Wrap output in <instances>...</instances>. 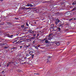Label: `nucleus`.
Segmentation results:
<instances>
[{"mask_svg":"<svg viewBox=\"0 0 76 76\" xmlns=\"http://www.w3.org/2000/svg\"><path fill=\"white\" fill-rule=\"evenodd\" d=\"M63 25H64V22L62 21V22H61V24H59L58 26L59 27H60V26H61Z\"/></svg>","mask_w":76,"mask_h":76,"instance_id":"nucleus-1","label":"nucleus"},{"mask_svg":"<svg viewBox=\"0 0 76 76\" xmlns=\"http://www.w3.org/2000/svg\"><path fill=\"white\" fill-rule=\"evenodd\" d=\"M53 43H55L57 45H60V42H54Z\"/></svg>","mask_w":76,"mask_h":76,"instance_id":"nucleus-2","label":"nucleus"},{"mask_svg":"<svg viewBox=\"0 0 76 76\" xmlns=\"http://www.w3.org/2000/svg\"><path fill=\"white\" fill-rule=\"evenodd\" d=\"M28 32H30L31 34H34V31L31 30H30L28 31Z\"/></svg>","mask_w":76,"mask_h":76,"instance_id":"nucleus-3","label":"nucleus"},{"mask_svg":"<svg viewBox=\"0 0 76 76\" xmlns=\"http://www.w3.org/2000/svg\"><path fill=\"white\" fill-rule=\"evenodd\" d=\"M53 29L54 31H57V27H54Z\"/></svg>","mask_w":76,"mask_h":76,"instance_id":"nucleus-4","label":"nucleus"},{"mask_svg":"<svg viewBox=\"0 0 76 76\" xmlns=\"http://www.w3.org/2000/svg\"><path fill=\"white\" fill-rule=\"evenodd\" d=\"M51 27H50V29H51L53 28L54 27V24H53L51 25Z\"/></svg>","mask_w":76,"mask_h":76,"instance_id":"nucleus-5","label":"nucleus"},{"mask_svg":"<svg viewBox=\"0 0 76 76\" xmlns=\"http://www.w3.org/2000/svg\"><path fill=\"white\" fill-rule=\"evenodd\" d=\"M25 31H29V28H28V27H25Z\"/></svg>","mask_w":76,"mask_h":76,"instance_id":"nucleus-6","label":"nucleus"},{"mask_svg":"<svg viewBox=\"0 0 76 76\" xmlns=\"http://www.w3.org/2000/svg\"><path fill=\"white\" fill-rule=\"evenodd\" d=\"M56 21H57V22L58 23H59V22H60V20H59V19H58V18H57V19H56Z\"/></svg>","mask_w":76,"mask_h":76,"instance_id":"nucleus-7","label":"nucleus"},{"mask_svg":"<svg viewBox=\"0 0 76 76\" xmlns=\"http://www.w3.org/2000/svg\"><path fill=\"white\" fill-rule=\"evenodd\" d=\"M76 4V1H74L72 3V5H75V4Z\"/></svg>","mask_w":76,"mask_h":76,"instance_id":"nucleus-8","label":"nucleus"},{"mask_svg":"<svg viewBox=\"0 0 76 76\" xmlns=\"http://www.w3.org/2000/svg\"><path fill=\"white\" fill-rule=\"evenodd\" d=\"M32 53H33V52L32 51H30L29 52V54L30 55H32Z\"/></svg>","mask_w":76,"mask_h":76,"instance_id":"nucleus-9","label":"nucleus"},{"mask_svg":"<svg viewBox=\"0 0 76 76\" xmlns=\"http://www.w3.org/2000/svg\"><path fill=\"white\" fill-rule=\"evenodd\" d=\"M76 7H75L74 8H73L72 11H74V10H76Z\"/></svg>","mask_w":76,"mask_h":76,"instance_id":"nucleus-10","label":"nucleus"},{"mask_svg":"<svg viewBox=\"0 0 76 76\" xmlns=\"http://www.w3.org/2000/svg\"><path fill=\"white\" fill-rule=\"evenodd\" d=\"M31 39H35V37H32L30 38Z\"/></svg>","mask_w":76,"mask_h":76,"instance_id":"nucleus-11","label":"nucleus"},{"mask_svg":"<svg viewBox=\"0 0 76 76\" xmlns=\"http://www.w3.org/2000/svg\"><path fill=\"white\" fill-rule=\"evenodd\" d=\"M35 48H36V49H37V50H38V48L37 47V46H36L34 47Z\"/></svg>","mask_w":76,"mask_h":76,"instance_id":"nucleus-12","label":"nucleus"},{"mask_svg":"<svg viewBox=\"0 0 76 76\" xmlns=\"http://www.w3.org/2000/svg\"><path fill=\"white\" fill-rule=\"evenodd\" d=\"M56 15H60V13L58 12H57L56 14Z\"/></svg>","mask_w":76,"mask_h":76,"instance_id":"nucleus-13","label":"nucleus"},{"mask_svg":"<svg viewBox=\"0 0 76 76\" xmlns=\"http://www.w3.org/2000/svg\"><path fill=\"white\" fill-rule=\"evenodd\" d=\"M21 28H23L24 27V24L21 25Z\"/></svg>","mask_w":76,"mask_h":76,"instance_id":"nucleus-14","label":"nucleus"},{"mask_svg":"<svg viewBox=\"0 0 76 76\" xmlns=\"http://www.w3.org/2000/svg\"><path fill=\"white\" fill-rule=\"evenodd\" d=\"M26 57H28V56H29V55L28 53H26Z\"/></svg>","mask_w":76,"mask_h":76,"instance_id":"nucleus-15","label":"nucleus"},{"mask_svg":"<svg viewBox=\"0 0 76 76\" xmlns=\"http://www.w3.org/2000/svg\"><path fill=\"white\" fill-rule=\"evenodd\" d=\"M66 15H69V14H70V12H67L66 13Z\"/></svg>","mask_w":76,"mask_h":76,"instance_id":"nucleus-16","label":"nucleus"},{"mask_svg":"<svg viewBox=\"0 0 76 76\" xmlns=\"http://www.w3.org/2000/svg\"><path fill=\"white\" fill-rule=\"evenodd\" d=\"M29 36H30V34L27 36H26V37H28V38L29 37V38H30V37H29Z\"/></svg>","mask_w":76,"mask_h":76,"instance_id":"nucleus-17","label":"nucleus"},{"mask_svg":"<svg viewBox=\"0 0 76 76\" xmlns=\"http://www.w3.org/2000/svg\"><path fill=\"white\" fill-rule=\"evenodd\" d=\"M18 72H22V71H21V70H20V69H18Z\"/></svg>","mask_w":76,"mask_h":76,"instance_id":"nucleus-18","label":"nucleus"},{"mask_svg":"<svg viewBox=\"0 0 76 76\" xmlns=\"http://www.w3.org/2000/svg\"><path fill=\"white\" fill-rule=\"evenodd\" d=\"M45 42H46V43H48V40H46L45 41Z\"/></svg>","mask_w":76,"mask_h":76,"instance_id":"nucleus-19","label":"nucleus"},{"mask_svg":"<svg viewBox=\"0 0 76 76\" xmlns=\"http://www.w3.org/2000/svg\"><path fill=\"white\" fill-rule=\"evenodd\" d=\"M26 25L27 26H29V25H28V24L27 22L26 23Z\"/></svg>","mask_w":76,"mask_h":76,"instance_id":"nucleus-20","label":"nucleus"},{"mask_svg":"<svg viewBox=\"0 0 76 76\" xmlns=\"http://www.w3.org/2000/svg\"><path fill=\"white\" fill-rule=\"evenodd\" d=\"M9 65H10V64L8 63L7 65V67H8L9 66Z\"/></svg>","mask_w":76,"mask_h":76,"instance_id":"nucleus-21","label":"nucleus"},{"mask_svg":"<svg viewBox=\"0 0 76 76\" xmlns=\"http://www.w3.org/2000/svg\"><path fill=\"white\" fill-rule=\"evenodd\" d=\"M30 7H32V6H33V5L32 4H30Z\"/></svg>","mask_w":76,"mask_h":76,"instance_id":"nucleus-22","label":"nucleus"},{"mask_svg":"<svg viewBox=\"0 0 76 76\" xmlns=\"http://www.w3.org/2000/svg\"><path fill=\"white\" fill-rule=\"evenodd\" d=\"M53 35V34H49V37H50L51 36V35Z\"/></svg>","mask_w":76,"mask_h":76,"instance_id":"nucleus-23","label":"nucleus"},{"mask_svg":"<svg viewBox=\"0 0 76 76\" xmlns=\"http://www.w3.org/2000/svg\"><path fill=\"white\" fill-rule=\"evenodd\" d=\"M34 55L33 54H32V58H34Z\"/></svg>","mask_w":76,"mask_h":76,"instance_id":"nucleus-24","label":"nucleus"},{"mask_svg":"<svg viewBox=\"0 0 76 76\" xmlns=\"http://www.w3.org/2000/svg\"><path fill=\"white\" fill-rule=\"evenodd\" d=\"M34 75H39V73H34Z\"/></svg>","mask_w":76,"mask_h":76,"instance_id":"nucleus-25","label":"nucleus"},{"mask_svg":"<svg viewBox=\"0 0 76 76\" xmlns=\"http://www.w3.org/2000/svg\"><path fill=\"white\" fill-rule=\"evenodd\" d=\"M49 40H51V37H49L48 38Z\"/></svg>","mask_w":76,"mask_h":76,"instance_id":"nucleus-26","label":"nucleus"},{"mask_svg":"<svg viewBox=\"0 0 76 76\" xmlns=\"http://www.w3.org/2000/svg\"><path fill=\"white\" fill-rule=\"evenodd\" d=\"M31 8H27V10H31Z\"/></svg>","mask_w":76,"mask_h":76,"instance_id":"nucleus-27","label":"nucleus"},{"mask_svg":"<svg viewBox=\"0 0 76 76\" xmlns=\"http://www.w3.org/2000/svg\"><path fill=\"white\" fill-rule=\"evenodd\" d=\"M33 44H35V40L33 41Z\"/></svg>","mask_w":76,"mask_h":76,"instance_id":"nucleus-28","label":"nucleus"},{"mask_svg":"<svg viewBox=\"0 0 76 76\" xmlns=\"http://www.w3.org/2000/svg\"><path fill=\"white\" fill-rule=\"evenodd\" d=\"M30 4H28L27 5V6H30Z\"/></svg>","mask_w":76,"mask_h":76,"instance_id":"nucleus-29","label":"nucleus"},{"mask_svg":"<svg viewBox=\"0 0 76 76\" xmlns=\"http://www.w3.org/2000/svg\"><path fill=\"white\" fill-rule=\"evenodd\" d=\"M47 1H45L44 2H43V3H47Z\"/></svg>","mask_w":76,"mask_h":76,"instance_id":"nucleus-30","label":"nucleus"},{"mask_svg":"<svg viewBox=\"0 0 76 76\" xmlns=\"http://www.w3.org/2000/svg\"><path fill=\"white\" fill-rule=\"evenodd\" d=\"M8 63V64H10L11 63H13L12 62H9V63Z\"/></svg>","mask_w":76,"mask_h":76,"instance_id":"nucleus-31","label":"nucleus"},{"mask_svg":"<svg viewBox=\"0 0 76 76\" xmlns=\"http://www.w3.org/2000/svg\"><path fill=\"white\" fill-rule=\"evenodd\" d=\"M1 45H4V44L3 43H2L1 44Z\"/></svg>","mask_w":76,"mask_h":76,"instance_id":"nucleus-32","label":"nucleus"},{"mask_svg":"<svg viewBox=\"0 0 76 76\" xmlns=\"http://www.w3.org/2000/svg\"><path fill=\"white\" fill-rule=\"evenodd\" d=\"M15 48H16V47H13L12 48V49H15Z\"/></svg>","mask_w":76,"mask_h":76,"instance_id":"nucleus-33","label":"nucleus"},{"mask_svg":"<svg viewBox=\"0 0 76 76\" xmlns=\"http://www.w3.org/2000/svg\"><path fill=\"white\" fill-rule=\"evenodd\" d=\"M72 20H73V18L70 19L69 20V21H71Z\"/></svg>","mask_w":76,"mask_h":76,"instance_id":"nucleus-34","label":"nucleus"},{"mask_svg":"<svg viewBox=\"0 0 76 76\" xmlns=\"http://www.w3.org/2000/svg\"><path fill=\"white\" fill-rule=\"evenodd\" d=\"M37 47H40V45H37Z\"/></svg>","mask_w":76,"mask_h":76,"instance_id":"nucleus-35","label":"nucleus"},{"mask_svg":"<svg viewBox=\"0 0 76 76\" xmlns=\"http://www.w3.org/2000/svg\"><path fill=\"white\" fill-rule=\"evenodd\" d=\"M55 23H56V24H58V22H57V21H56Z\"/></svg>","mask_w":76,"mask_h":76,"instance_id":"nucleus-36","label":"nucleus"},{"mask_svg":"<svg viewBox=\"0 0 76 76\" xmlns=\"http://www.w3.org/2000/svg\"><path fill=\"white\" fill-rule=\"evenodd\" d=\"M4 48H5V49H7V47H5Z\"/></svg>","mask_w":76,"mask_h":76,"instance_id":"nucleus-37","label":"nucleus"},{"mask_svg":"<svg viewBox=\"0 0 76 76\" xmlns=\"http://www.w3.org/2000/svg\"><path fill=\"white\" fill-rule=\"evenodd\" d=\"M8 37H13V35H11V36H8Z\"/></svg>","mask_w":76,"mask_h":76,"instance_id":"nucleus-38","label":"nucleus"},{"mask_svg":"<svg viewBox=\"0 0 76 76\" xmlns=\"http://www.w3.org/2000/svg\"><path fill=\"white\" fill-rule=\"evenodd\" d=\"M26 47H29V45H26Z\"/></svg>","mask_w":76,"mask_h":76,"instance_id":"nucleus-39","label":"nucleus"},{"mask_svg":"<svg viewBox=\"0 0 76 76\" xmlns=\"http://www.w3.org/2000/svg\"><path fill=\"white\" fill-rule=\"evenodd\" d=\"M15 19H19V18H15Z\"/></svg>","mask_w":76,"mask_h":76,"instance_id":"nucleus-40","label":"nucleus"},{"mask_svg":"<svg viewBox=\"0 0 76 76\" xmlns=\"http://www.w3.org/2000/svg\"><path fill=\"white\" fill-rule=\"evenodd\" d=\"M58 29L59 31H60V30H61V28H58Z\"/></svg>","mask_w":76,"mask_h":76,"instance_id":"nucleus-41","label":"nucleus"},{"mask_svg":"<svg viewBox=\"0 0 76 76\" xmlns=\"http://www.w3.org/2000/svg\"><path fill=\"white\" fill-rule=\"evenodd\" d=\"M33 36H34V37H35V36H36V34H33Z\"/></svg>","mask_w":76,"mask_h":76,"instance_id":"nucleus-42","label":"nucleus"},{"mask_svg":"<svg viewBox=\"0 0 76 76\" xmlns=\"http://www.w3.org/2000/svg\"><path fill=\"white\" fill-rule=\"evenodd\" d=\"M48 58H50V57L49 56H48Z\"/></svg>","mask_w":76,"mask_h":76,"instance_id":"nucleus-43","label":"nucleus"},{"mask_svg":"<svg viewBox=\"0 0 76 76\" xmlns=\"http://www.w3.org/2000/svg\"><path fill=\"white\" fill-rule=\"evenodd\" d=\"M69 43H70V42H68L67 43V44L68 45H69Z\"/></svg>","mask_w":76,"mask_h":76,"instance_id":"nucleus-44","label":"nucleus"},{"mask_svg":"<svg viewBox=\"0 0 76 76\" xmlns=\"http://www.w3.org/2000/svg\"><path fill=\"white\" fill-rule=\"evenodd\" d=\"M4 72V71H1V73H3Z\"/></svg>","mask_w":76,"mask_h":76,"instance_id":"nucleus-45","label":"nucleus"},{"mask_svg":"<svg viewBox=\"0 0 76 76\" xmlns=\"http://www.w3.org/2000/svg\"><path fill=\"white\" fill-rule=\"evenodd\" d=\"M28 8H26V9H27V10H28Z\"/></svg>","mask_w":76,"mask_h":76,"instance_id":"nucleus-46","label":"nucleus"},{"mask_svg":"<svg viewBox=\"0 0 76 76\" xmlns=\"http://www.w3.org/2000/svg\"><path fill=\"white\" fill-rule=\"evenodd\" d=\"M0 1H3V0H0Z\"/></svg>","mask_w":76,"mask_h":76,"instance_id":"nucleus-47","label":"nucleus"},{"mask_svg":"<svg viewBox=\"0 0 76 76\" xmlns=\"http://www.w3.org/2000/svg\"><path fill=\"white\" fill-rule=\"evenodd\" d=\"M76 18H74V20H76Z\"/></svg>","mask_w":76,"mask_h":76,"instance_id":"nucleus-48","label":"nucleus"},{"mask_svg":"<svg viewBox=\"0 0 76 76\" xmlns=\"http://www.w3.org/2000/svg\"><path fill=\"white\" fill-rule=\"evenodd\" d=\"M20 48H22V46H20Z\"/></svg>","mask_w":76,"mask_h":76,"instance_id":"nucleus-49","label":"nucleus"},{"mask_svg":"<svg viewBox=\"0 0 76 76\" xmlns=\"http://www.w3.org/2000/svg\"><path fill=\"white\" fill-rule=\"evenodd\" d=\"M75 62L76 63V59L75 60Z\"/></svg>","mask_w":76,"mask_h":76,"instance_id":"nucleus-50","label":"nucleus"},{"mask_svg":"<svg viewBox=\"0 0 76 76\" xmlns=\"http://www.w3.org/2000/svg\"><path fill=\"white\" fill-rule=\"evenodd\" d=\"M34 23H35V24H36L37 23H36V22H34Z\"/></svg>","mask_w":76,"mask_h":76,"instance_id":"nucleus-51","label":"nucleus"},{"mask_svg":"<svg viewBox=\"0 0 76 76\" xmlns=\"http://www.w3.org/2000/svg\"><path fill=\"white\" fill-rule=\"evenodd\" d=\"M9 23V25H10V23Z\"/></svg>","mask_w":76,"mask_h":76,"instance_id":"nucleus-52","label":"nucleus"},{"mask_svg":"<svg viewBox=\"0 0 76 76\" xmlns=\"http://www.w3.org/2000/svg\"><path fill=\"white\" fill-rule=\"evenodd\" d=\"M37 36H39V34H37Z\"/></svg>","mask_w":76,"mask_h":76,"instance_id":"nucleus-53","label":"nucleus"},{"mask_svg":"<svg viewBox=\"0 0 76 76\" xmlns=\"http://www.w3.org/2000/svg\"><path fill=\"white\" fill-rule=\"evenodd\" d=\"M49 61H47V62H49Z\"/></svg>","mask_w":76,"mask_h":76,"instance_id":"nucleus-54","label":"nucleus"},{"mask_svg":"<svg viewBox=\"0 0 76 76\" xmlns=\"http://www.w3.org/2000/svg\"><path fill=\"white\" fill-rule=\"evenodd\" d=\"M22 42V41H20V42L21 43V42Z\"/></svg>","mask_w":76,"mask_h":76,"instance_id":"nucleus-55","label":"nucleus"},{"mask_svg":"<svg viewBox=\"0 0 76 76\" xmlns=\"http://www.w3.org/2000/svg\"><path fill=\"white\" fill-rule=\"evenodd\" d=\"M28 60H29V59H30V58H28Z\"/></svg>","mask_w":76,"mask_h":76,"instance_id":"nucleus-56","label":"nucleus"},{"mask_svg":"<svg viewBox=\"0 0 76 76\" xmlns=\"http://www.w3.org/2000/svg\"><path fill=\"white\" fill-rule=\"evenodd\" d=\"M15 42H17V40H15Z\"/></svg>","mask_w":76,"mask_h":76,"instance_id":"nucleus-57","label":"nucleus"},{"mask_svg":"<svg viewBox=\"0 0 76 76\" xmlns=\"http://www.w3.org/2000/svg\"><path fill=\"white\" fill-rule=\"evenodd\" d=\"M47 46H48L47 45Z\"/></svg>","mask_w":76,"mask_h":76,"instance_id":"nucleus-58","label":"nucleus"},{"mask_svg":"<svg viewBox=\"0 0 76 76\" xmlns=\"http://www.w3.org/2000/svg\"><path fill=\"white\" fill-rule=\"evenodd\" d=\"M27 40H29V39H27Z\"/></svg>","mask_w":76,"mask_h":76,"instance_id":"nucleus-59","label":"nucleus"},{"mask_svg":"<svg viewBox=\"0 0 76 76\" xmlns=\"http://www.w3.org/2000/svg\"><path fill=\"white\" fill-rule=\"evenodd\" d=\"M24 63H26V62H24Z\"/></svg>","mask_w":76,"mask_h":76,"instance_id":"nucleus-60","label":"nucleus"},{"mask_svg":"<svg viewBox=\"0 0 76 76\" xmlns=\"http://www.w3.org/2000/svg\"><path fill=\"white\" fill-rule=\"evenodd\" d=\"M0 22H1V20H0Z\"/></svg>","mask_w":76,"mask_h":76,"instance_id":"nucleus-61","label":"nucleus"},{"mask_svg":"<svg viewBox=\"0 0 76 76\" xmlns=\"http://www.w3.org/2000/svg\"><path fill=\"white\" fill-rule=\"evenodd\" d=\"M67 69V68H66V69Z\"/></svg>","mask_w":76,"mask_h":76,"instance_id":"nucleus-62","label":"nucleus"},{"mask_svg":"<svg viewBox=\"0 0 76 76\" xmlns=\"http://www.w3.org/2000/svg\"><path fill=\"white\" fill-rule=\"evenodd\" d=\"M0 66H1V65H0Z\"/></svg>","mask_w":76,"mask_h":76,"instance_id":"nucleus-63","label":"nucleus"},{"mask_svg":"<svg viewBox=\"0 0 76 76\" xmlns=\"http://www.w3.org/2000/svg\"><path fill=\"white\" fill-rule=\"evenodd\" d=\"M22 9H23V8H22Z\"/></svg>","mask_w":76,"mask_h":76,"instance_id":"nucleus-64","label":"nucleus"}]
</instances>
